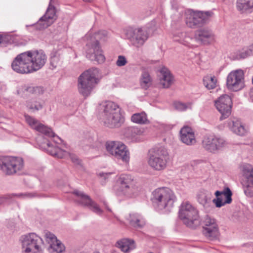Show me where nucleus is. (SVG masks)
<instances>
[{"label": "nucleus", "instance_id": "19", "mask_svg": "<svg viewBox=\"0 0 253 253\" xmlns=\"http://www.w3.org/2000/svg\"><path fill=\"white\" fill-rule=\"evenodd\" d=\"M195 39L201 43L208 45L214 41L215 36L211 30L202 28L197 30L195 35Z\"/></svg>", "mask_w": 253, "mask_h": 253}, {"label": "nucleus", "instance_id": "16", "mask_svg": "<svg viewBox=\"0 0 253 253\" xmlns=\"http://www.w3.org/2000/svg\"><path fill=\"white\" fill-rule=\"evenodd\" d=\"M29 54L32 72L41 69L45 64L47 57L42 50L26 51Z\"/></svg>", "mask_w": 253, "mask_h": 253}, {"label": "nucleus", "instance_id": "41", "mask_svg": "<svg viewBox=\"0 0 253 253\" xmlns=\"http://www.w3.org/2000/svg\"><path fill=\"white\" fill-rule=\"evenodd\" d=\"M214 144V149L213 153H215L219 151L222 150L227 145L226 141L220 137H216V141Z\"/></svg>", "mask_w": 253, "mask_h": 253}, {"label": "nucleus", "instance_id": "23", "mask_svg": "<svg viewBox=\"0 0 253 253\" xmlns=\"http://www.w3.org/2000/svg\"><path fill=\"white\" fill-rule=\"evenodd\" d=\"M44 88L41 86H29L27 85H24L17 90V93L19 95L22 93H28L33 95L35 97L42 95L44 92Z\"/></svg>", "mask_w": 253, "mask_h": 253}, {"label": "nucleus", "instance_id": "45", "mask_svg": "<svg viewBox=\"0 0 253 253\" xmlns=\"http://www.w3.org/2000/svg\"><path fill=\"white\" fill-rule=\"evenodd\" d=\"M25 118L26 122L28 124V125L34 129L38 126V124L40 123V122L37 120L28 115H25Z\"/></svg>", "mask_w": 253, "mask_h": 253}, {"label": "nucleus", "instance_id": "40", "mask_svg": "<svg viewBox=\"0 0 253 253\" xmlns=\"http://www.w3.org/2000/svg\"><path fill=\"white\" fill-rule=\"evenodd\" d=\"M65 246L58 240L50 245V251L51 253H61L65 250Z\"/></svg>", "mask_w": 253, "mask_h": 253}, {"label": "nucleus", "instance_id": "46", "mask_svg": "<svg viewBox=\"0 0 253 253\" xmlns=\"http://www.w3.org/2000/svg\"><path fill=\"white\" fill-rule=\"evenodd\" d=\"M46 241L50 244L53 243L55 242H57V239L56 237L52 233L50 232H47L45 233L44 235Z\"/></svg>", "mask_w": 253, "mask_h": 253}, {"label": "nucleus", "instance_id": "36", "mask_svg": "<svg viewBox=\"0 0 253 253\" xmlns=\"http://www.w3.org/2000/svg\"><path fill=\"white\" fill-rule=\"evenodd\" d=\"M231 129L234 133L239 135H243L246 132L244 126L239 121H233Z\"/></svg>", "mask_w": 253, "mask_h": 253}, {"label": "nucleus", "instance_id": "42", "mask_svg": "<svg viewBox=\"0 0 253 253\" xmlns=\"http://www.w3.org/2000/svg\"><path fill=\"white\" fill-rule=\"evenodd\" d=\"M208 194L205 190H201L197 195V200L199 203L205 206L208 201Z\"/></svg>", "mask_w": 253, "mask_h": 253}, {"label": "nucleus", "instance_id": "38", "mask_svg": "<svg viewBox=\"0 0 253 253\" xmlns=\"http://www.w3.org/2000/svg\"><path fill=\"white\" fill-rule=\"evenodd\" d=\"M131 121L139 124H146L147 121V115L145 113H136L131 116Z\"/></svg>", "mask_w": 253, "mask_h": 253}, {"label": "nucleus", "instance_id": "52", "mask_svg": "<svg viewBox=\"0 0 253 253\" xmlns=\"http://www.w3.org/2000/svg\"><path fill=\"white\" fill-rule=\"evenodd\" d=\"M113 173L108 172V173H103L100 172L98 174V175L100 177L102 180H104L103 181H102V183H105L106 180H108L110 176Z\"/></svg>", "mask_w": 253, "mask_h": 253}, {"label": "nucleus", "instance_id": "18", "mask_svg": "<svg viewBox=\"0 0 253 253\" xmlns=\"http://www.w3.org/2000/svg\"><path fill=\"white\" fill-rule=\"evenodd\" d=\"M215 195L216 198L213 199L212 202L217 208H220L232 202V193L228 187H225L222 191H216Z\"/></svg>", "mask_w": 253, "mask_h": 253}, {"label": "nucleus", "instance_id": "2", "mask_svg": "<svg viewBox=\"0 0 253 253\" xmlns=\"http://www.w3.org/2000/svg\"><path fill=\"white\" fill-rule=\"evenodd\" d=\"M151 200L155 208L159 210L166 209L170 211L173 206L175 197L170 189L163 187L152 192Z\"/></svg>", "mask_w": 253, "mask_h": 253}, {"label": "nucleus", "instance_id": "22", "mask_svg": "<svg viewBox=\"0 0 253 253\" xmlns=\"http://www.w3.org/2000/svg\"><path fill=\"white\" fill-rule=\"evenodd\" d=\"M159 78L160 84L163 88H169L173 82V76L166 67H163L160 70Z\"/></svg>", "mask_w": 253, "mask_h": 253}, {"label": "nucleus", "instance_id": "37", "mask_svg": "<svg viewBox=\"0 0 253 253\" xmlns=\"http://www.w3.org/2000/svg\"><path fill=\"white\" fill-rule=\"evenodd\" d=\"M152 80L147 72H143L141 75L140 84L142 88L147 89L151 85Z\"/></svg>", "mask_w": 253, "mask_h": 253}, {"label": "nucleus", "instance_id": "6", "mask_svg": "<svg viewBox=\"0 0 253 253\" xmlns=\"http://www.w3.org/2000/svg\"><path fill=\"white\" fill-rule=\"evenodd\" d=\"M126 39L136 47L142 46L148 38L147 31L143 27H128L125 30Z\"/></svg>", "mask_w": 253, "mask_h": 253}, {"label": "nucleus", "instance_id": "58", "mask_svg": "<svg viewBox=\"0 0 253 253\" xmlns=\"http://www.w3.org/2000/svg\"><path fill=\"white\" fill-rule=\"evenodd\" d=\"M1 35H0V45H1Z\"/></svg>", "mask_w": 253, "mask_h": 253}, {"label": "nucleus", "instance_id": "5", "mask_svg": "<svg viewBox=\"0 0 253 253\" xmlns=\"http://www.w3.org/2000/svg\"><path fill=\"white\" fill-rule=\"evenodd\" d=\"M23 160L20 157H2L0 158V169L5 175H11L22 170Z\"/></svg>", "mask_w": 253, "mask_h": 253}, {"label": "nucleus", "instance_id": "8", "mask_svg": "<svg viewBox=\"0 0 253 253\" xmlns=\"http://www.w3.org/2000/svg\"><path fill=\"white\" fill-rule=\"evenodd\" d=\"M179 218L187 226L191 227L195 222L198 221L197 210L188 202H183L179 211Z\"/></svg>", "mask_w": 253, "mask_h": 253}, {"label": "nucleus", "instance_id": "57", "mask_svg": "<svg viewBox=\"0 0 253 253\" xmlns=\"http://www.w3.org/2000/svg\"><path fill=\"white\" fill-rule=\"evenodd\" d=\"M136 130H137V129L135 128H131V131L132 132H136Z\"/></svg>", "mask_w": 253, "mask_h": 253}, {"label": "nucleus", "instance_id": "25", "mask_svg": "<svg viewBox=\"0 0 253 253\" xmlns=\"http://www.w3.org/2000/svg\"><path fill=\"white\" fill-rule=\"evenodd\" d=\"M217 136L212 134H207L205 135L202 141V147L207 151L213 152L214 144L216 141Z\"/></svg>", "mask_w": 253, "mask_h": 253}, {"label": "nucleus", "instance_id": "44", "mask_svg": "<svg viewBox=\"0 0 253 253\" xmlns=\"http://www.w3.org/2000/svg\"><path fill=\"white\" fill-rule=\"evenodd\" d=\"M50 66L52 69L56 68L60 64V55L57 51L53 52L50 58Z\"/></svg>", "mask_w": 253, "mask_h": 253}, {"label": "nucleus", "instance_id": "43", "mask_svg": "<svg viewBox=\"0 0 253 253\" xmlns=\"http://www.w3.org/2000/svg\"><path fill=\"white\" fill-rule=\"evenodd\" d=\"M174 108L179 111H185L188 108H190L191 106V103H185L180 101H175L173 103Z\"/></svg>", "mask_w": 253, "mask_h": 253}, {"label": "nucleus", "instance_id": "61", "mask_svg": "<svg viewBox=\"0 0 253 253\" xmlns=\"http://www.w3.org/2000/svg\"><path fill=\"white\" fill-rule=\"evenodd\" d=\"M107 208V210H108V211H111V210H110L109 208Z\"/></svg>", "mask_w": 253, "mask_h": 253}, {"label": "nucleus", "instance_id": "47", "mask_svg": "<svg viewBox=\"0 0 253 253\" xmlns=\"http://www.w3.org/2000/svg\"><path fill=\"white\" fill-rule=\"evenodd\" d=\"M244 191L245 195L249 197H253V185L247 183L244 187Z\"/></svg>", "mask_w": 253, "mask_h": 253}, {"label": "nucleus", "instance_id": "53", "mask_svg": "<svg viewBox=\"0 0 253 253\" xmlns=\"http://www.w3.org/2000/svg\"><path fill=\"white\" fill-rule=\"evenodd\" d=\"M50 137L53 138L54 141L56 143H60L62 142V140L61 139V138L59 136L56 135L55 134V136H50Z\"/></svg>", "mask_w": 253, "mask_h": 253}, {"label": "nucleus", "instance_id": "30", "mask_svg": "<svg viewBox=\"0 0 253 253\" xmlns=\"http://www.w3.org/2000/svg\"><path fill=\"white\" fill-rule=\"evenodd\" d=\"M127 219L130 224L136 228H141L145 224L141 216L137 213H130Z\"/></svg>", "mask_w": 253, "mask_h": 253}, {"label": "nucleus", "instance_id": "49", "mask_svg": "<svg viewBox=\"0 0 253 253\" xmlns=\"http://www.w3.org/2000/svg\"><path fill=\"white\" fill-rule=\"evenodd\" d=\"M212 223H216L215 220L211 218L208 215L206 216L203 221V228L204 229L208 226H210Z\"/></svg>", "mask_w": 253, "mask_h": 253}, {"label": "nucleus", "instance_id": "29", "mask_svg": "<svg viewBox=\"0 0 253 253\" xmlns=\"http://www.w3.org/2000/svg\"><path fill=\"white\" fill-rule=\"evenodd\" d=\"M103 112L102 115H110L113 113L120 112V109L119 106L112 101H106L104 105Z\"/></svg>", "mask_w": 253, "mask_h": 253}, {"label": "nucleus", "instance_id": "50", "mask_svg": "<svg viewBox=\"0 0 253 253\" xmlns=\"http://www.w3.org/2000/svg\"><path fill=\"white\" fill-rule=\"evenodd\" d=\"M127 63L126 57L123 55H119L116 61V65L119 67L125 66Z\"/></svg>", "mask_w": 253, "mask_h": 253}, {"label": "nucleus", "instance_id": "7", "mask_svg": "<svg viewBox=\"0 0 253 253\" xmlns=\"http://www.w3.org/2000/svg\"><path fill=\"white\" fill-rule=\"evenodd\" d=\"M107 151L117 159L128 163L129 160V152L126 146L119 141H107L105 144Z\"/></svg>", "mask_w": 253, "mask_h": 253}, {"label": "nucleus", "instance_id": "35", "mask_svg": "<svg viewBox=\"0 0 253 253\" xmlns=\"http://www.w3.org/2000/svg\"><path fill=\"white\" fill-rule=\"evenodd\" d=\"M35 129L46 136H55V133L52 131L50 128L40 123L38 124Z\"/></svg>", "mask_w": 253, "mask_h": 253}, {"label": "nucleus", "instance_id": "31", "mask_svg": "<svg viewBox=\"0 0 253 253\" xmlns=\"http://www.w3.org/2000/svg\"><path fill=\"white\" fill-rule=\"evenodd\" d=\"M118 247L122 251L126 253L135 248L133 240L123 239L117 242Z\"/></svg>", "mask_w": 253, "mask_h": 253}, {"label": "nucleus", "instance_id": "26", "mask_svg": "<svg viewBox=\"0 0 253 253\" xmlns=\"http://www.w3.org/2000/svg\"><path fill=\"white\" fill-rule=\"evenodd\" d=\"M38 196L36 193H24L19 194H10L3 195L0 196V205L4 204L7 200L11 199L13 197H17L21 199L32 198Z\"/></svg>", "mask_w": 253, "mask_h": 253}, {"label": "nucleus", "instance_id": "17", "mask_svg": "<svg viewBox=\"0 0 253 253\" xmlns=\"http://www.w3.org/2000/svg\"><path fill=\"white\" fill-rule=\"evenodd\" d=\"M232 104L231 98L227 94L220 96L215 101V107L221 114L220 120L226 119L231 114Z\"/></svg>", "mask_w": 253, "mask_h": 253}, {"label": "nucleus", "instance_id": "55", "mask_svg": "<svg viewBox=\"0 0 253 253\" xmlns=\"http://www.w3.org/2000/svg\"><path fill=\"white\" fill-rule=\"evenodd\" d=\"M178 36L180 37V39L185 38H189V37H186V34L184 33H178Z\"/></svg>", "mask_w": 253, "mask_h": 253}, {"label": "nucleus", "instance_id": "51", "mask_svg": "<svg viewBox=\"0 0 253 253\" xmlns=\"http://www.w3.org/2000/svg\"><path fill=\"white\" fill-rule=\"evenodd\" d=\"M67 156H69L70 159L72 161L73 163H74L75 164L77 165H80V160L79 159L78 157L74 154H70L68 152V154L66 155Z\"/></svg>", "mask_w": 253, "mask_h": 253}, {"label": "nucleus", "instance_id": "39", "mask_svg": "<svg viewBox=\"0 0 253 253\" xmlns=\"http://www.w3.org/2000/svg\"><path fill=\"white\" fill-rule=\"evenodd\" d=\"M217 80L215 77L207 76L204 78L203 83L208 89H213L216 87Z\"/></svg>", "mask_w": 253, "mask_h": 253}, {"label": "nucleus", "instance_id": "21", "mask_svg": "<svg viewBox=\"0 0 253 253\" xmlns=\"http://www.w3.org/2000/svg\"><path fill=\"white\" fill-rule=\"evenodd\" d=\"M180 139L181 141L188 145H193L196 143L194 132L189 126H183L180 131Z\"/></svg>", "mask_w": 253, "mask_h": 253}, {"label": "nucleus", "instance_id": "28", "mask_svg": "<svg viewBox=\"0 0 253 253\" xmlns=\"http://www.w3.org/2000/svg\"><path fill=\"white\" fill-rule=\"evenodd\" d=\"M46 145L47 146L46 148L47 152L55 157L62 159L66 157V155L68 154L67 151L58 147H53L49 142H47Z\"/></svg>", "mask_w": 253, "mask_h": 253}, {"label": "nucleus", "instance_id": "32", "mask_svg": "<svg viewBox=\"0 0 253 253\" xmlns=\"http://www.w3.org/2000/svg\"><path fill=\"white\" fill-rule=\"evenodd\" d=\"M26 106L30 110L38 111L43 107V103L37 97H33L26 101Z\"/></svg>", "mask_w": 253, "mask_h": 253}, {"label": "nucleus", "instance_id": "60", "mask_svg": "<svg viewBox=\"0 0 253 253\" xmlns=\"http://www.w3.org/2000/svg\"><path fill=\"white\" fill-rule=\"evenodd\" d=\"M252 84H253V78H252Z\"/></svg>", "mask_w": 253, "mask_h": 253}, {"label": "nucleus", "instance_id": "3", "mask_svg": "<svg viewBox=\"0 0 253 253\" xmlns=\"http://www.w3.org/2000/svg\"><path fill=\"white\" fill-rule=\"evenodd\" d=\"M168 152L163 146L156 147L149 152L147 159L148 166L153 170L160 171L167 167Z\"/></svg>", "mask_w": 253, "mask_h": 253}, {"label": "nucleus", "instance_id": "54", "mask_svg": "<svg viewBox=\"0 0 253 253\" xmlns=\"http://www.w3.org/2000/svg\"><path fill=\"white\" fill-rule=\"evenodd\" d=\"M106 34H107V32L106 31H100L97 34H96V37L98 38H100V35H103L105 36L106 35Z\"/></svg>", "mask_w": 253, "mask_h": 253}, {"label": "nucleus", "instance_id": "1", "mask_svg": "<svg viewBox=\"0 0 253 253\" xmlns=\"http://www.w3.org/2000/svg\"><path fill=\"white\" fill-rule=\"evenodd\" d=\"M99 71L91 68L82 73L78 80V90L84 97H88L98 84Z\"/></svg>", "mask_w": 253, "mask_h": 253}, {"label": "nucleus", "instance_id": "20", "mask_svg": "<svg viewBox=\"0 0 253 253\" xmlns=\"http://www.w3.org/2000/svg\"><path fill=\"white\" fill-rule=\"evenodd\" d=\"M101 120L106 126L110 128L119 127L124 121L120 112L113 113L110 115H102Z\"/></svg>", "mask_w": 253, "mask_h": 253}, {"label": "nucleus", "instance_id": "59", "mask_svg": "<svg viewBox=\"0 0 253 253\" xmlns=\"http://www.w3.org/2000/svg\"><path fill=\"white\" fill-rule=\"evenodd\" d=\"M176 41H179V42H181V39H179V40H175Z\"/></svg>", "mask_w": 253, "mask_h": 253}, {"label": "nucleus", "instance_id": "12", "mask_svg": "<svg viewBox=\"0 0 253 253\" xmlns=\"http://www.w3.org/2000/svg\"><path fill=\"white\" fill-rule=\"evenodd\" d=\"M86 56L91 61H95L98 63L104 62L105 58L98 40H92L86 43Z\"/></svg>", "mask_w": 253, "mask_h": 253}, {"label": "nucleus", "instance_id": "10", "mask_svg": "<svg viewBox=\"0 0 253 253\" xmlns=\"http://www.w3.org/2000/svg\"><path fill=\"white\" fill-rule=\"evenodd\" d=\"M244 72L241 69L232 71L227 76L226 85L228 89L238 91L245 86Z\"/></svg>", "mask_w": 253, "mask_h": 253}, {"label": "nucleus", "instance_id": "24", "mask_svg": "<svg viewBox=\"0 0 253 253\" xmlns=\"http://www.w3.org/2000/svg\"><path fill=\"white\" fill-rule=\"evenodd\" d=\"M236 8L241 14L251 13L253 11V0H237Z\"/></svg>", "mask_w": 253, "mask_h": 253}, {"label": "nucleus", "instance_id": "14", "mask_svg": "<svg viewBox=\"0 0 253 253\" xmlns=\"http://www.w3.org/2000/svg\"><path fill=\"white\" fill-rule=\"evenodd\" d=\"M73 194L77 196V198L75 199V202L77 204L83 207H88L92 211L98 215H101L103 211L88 195L78 190H75Z\"/></svg>", "mask_w": 253, "mask_h": 253}, {"label": "nucleus", "instance_id": "27", "mask_svg": "<svg viewBox=\"0 0 253 253\" xmlns=\"http://www.w3.org/2000/svg\"><path fill=\"white\" fill-rule=\"evenodd\" d=\"M203 233L206 237L211 240L217 239L219 233L216 223H212L210 226L204 228Z\"/></svg>", "mask_w": 253, "mask_h": 253}, {"label": "nucleus", "instance_id": "56", "mask_svg": "<svg viewBox=\"0 0 253 253\" xmlns=\"http://www.w3.org/2000/svg\"><path fill=\"white\" fill-rule=\"evenodd\" d=\"M251 97L253 101V90L251 92Z\"/></svg>", "mask_w": 253, "mask_h": 253}, {"label": "nucleus", "instance_id": "15", "mask_svg": "<svg viewBox=\"0 0 253 253\" xmlns=\"http://www.w3.org/2000/svg\"><path fill=\"white\" fill-rule=\"evenodd\" d=\"M53 0H50L48 7L43 16H42L35 25V28L39 30H42L52 24L56 20L55 7L52 4Z\"/></svg>", "mask_w": 253, "mask_h": 253}, {"label": "nucleus", "instance_id": "9", "mask_svg": "<svg viewBox=\"0 0 253 253\" xmlns=\"http://www.w3.org/2000/svg\"><path fill=\"white\" fill-rule=\"evenodd\" d=\"M118 182L120 185L118 190V194L131 197L136 193L137 188L130 175L127 174L121 175Z\"/></svg>", "mask_w": 253, "mask_h": 253}, {"label": "nucleus", "instance_id": "4", "mask_svg": "<svg viewBox=\"0 0 253 253\" xmlns=\"http://www.w3.org/2000/svg\"><path fill=\"white\" fill-rule=\"evenodd\" d=\"M21 241L24 253H43V241L35 233H30L22 236Z\"/></svg>", "mask_w": 253, "mask_h": 253}, {"label": "nucleus", "instance_id": "34", "mask_svg": "<svg viewBox=\"0 0 253 253\" xmlns=\"http://www.w3.org/2000/svg\"><path fill=\"white\" fill-rule=\"evenodd\" d=\"M243 174L247 179V183L253 185V168L249 165L246 164L243 166Z\"/></svg>", "mask_w": 253, "mask_h": 253}, {"label": "nucleus", "instance_id": "13", "mask_svg": "<svg viewBox=\"0 0 253 253\" xmlns=\"http://www.w3.org/2000/svg\"><path fill=\"white\" fill-rule=\"evenodd\" d=\"M213 15V12L211 11H193L187 17L186 23L188 27L194 28L207 22Z\"/></svg>", "mask_w": 253, "mask_h": 253}, {"label": "nucleus", "instance_id": "48", "mask_svg": "<svg viewBox=\"0 0 253 253\" xmlns=\"http://www.w3.org/2000/svg\"><path fill=\"white\" fill-rule=\"evenodd\" d=\"M1 46H6L7 44L11 43L12 37L9 35H1Z\"/></svg>", "mask_w": 253, "mask_h": 253}, {"label": "nucleus", "instance_id": "11", "mask_svg": "<svg viewBox=\"0 0 253 253\" xmlns=\"http://www.w3.org/2000/svg\"><path fill=\"white\" fill-rule=\"evenodd\" d=\"M29 59V54L27 52L19 54L11 63L12 69L20 74L32 73Z\"/></svg>", "mask_w": 253, "mask_h": 253}, {"label": "nucleus", "instance_id": "33", "mask_svg": "<svg viewBox=\"0 0 253 253\" xmlns=\"http://www.w3.org/2000/svg\"><path fill=\"white\" fill-rule=\"evenodd\" d=\"M253 54V44L243 48L236 53V59H245Z\"/></svg>", "mask_w": 253, "mask_h": 253}]
</instances>
